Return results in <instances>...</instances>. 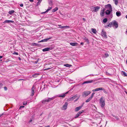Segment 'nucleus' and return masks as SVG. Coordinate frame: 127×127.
<instances>
[{
	"label": "nucleus",
	"mask_w": 127,
	"mask_h": 127,
	"mask_svg": "<svg viewBox=\"0 0 127 127\" xmlns=\"http://www.w3.org/2000/svg\"><path fill=\"white\" fill-rule=\"evenodd\" d=\"M105 10V9H103L101 11L100 14L101 16H103L104 15V14Z\"/></svg>",
	"instance_id": "dca6fc26"
},
{
	"label": "nucleus",
	"mask_w": 127,
	"mask_h": 127,
	"mask_svg": "<svg viewBox=\"0 0 127 127\" xmlns=\"http://www.w3.org/2000/svg\"><path fill=\"white\" fill-rule=\"evenodd\" d=\"M52 68V67L48 68H44L43 70H47L50 69L51 68Z\"/></svg>",
	"instance_id": "c9c22d12"
},
{
	"label": "nucleus",
	"mask_w": 127,
	"mask_h": 127,
	"mask_svg": "<svg viewBox=\"0 0 127 127\" xmlns=\"http://www.w3.org/2000/svg\"><path fill=\"white\" fill-rule=\"evenodd\" d=\"M58 26H59L60 28H62V27L61 25H58Z\"/></svg>",
	"instance_id": "37998d69"
},
{
	"label": "nucleus",
	"mask_w": 127,
	"mask_h": 127,
	"mask_svg": "<svg viewBox=\"0 0 127 127\" xmlns=\"http://www.w3.org/2000/svg\"><path fill=\"white\" fill-rule=\"evenodd\" d=\"M83 20L85 21V19L84 18H83Z\"/></svg>",
	"instance_id": "6e6d98bb"
},
{
	"label": "nucleus",
	"mask_w": 127,
	"mask_h": 127,
	"mask_svg": "<svg viewBox=\"0 0 127 127\" xmlns=\"http://www.w3.org/2000/svg\"><path fill=\"white\" fill-rule=\"evenodd\" d=\"M52 8V7H49L48 8V9L47 10V11L45 12H43L42 13V14H44L46 12L48 11L49 10H51Z\"/></svg>",
	"instance_id": "412c9836"
},
{
	"label": "nucleus",
	"mask_w": 127,
	"mask_h": 127,
	"mask_svg": "<svg viewBox=\"0 0 127 127\" xmlns=\"http://www.w3.org/2000/svg\"><path fill=\"white\" fill-rule=\"evenodd\" d=\"M92 32L95 34L96 32V31L95 29L92 28L91 29Z\"/></svg>",
	"instance_id": "b1692460"
},
{
	"label": "nucleus",
	"mask_w": 127,
	"mask_h": 127,
	"mask_svg": "<svg viewBox=\"0 0 127 127\" xmlns=\"http://www.w3.org/2000/svg\"><path fill=\"white\" fill-rule=\"evenodd\" d=\"M112 24L110 23L107 26L108 27H111V26Z\"/></svg>",
	"instance_id": "4c0bfd02"
},
{
	"label": "nucleus",
	"mask_w": 127,
	"mask_h": 127,
	"mask_svg": "<svg viewBox=\"0 0 127 127\" xmlns=\"http://www.w3.org/2000/svg\"><path fill=\"white\" fill-rule=\"evenodd\" d=\"M54 98H48V99H45L42 101V103L44 104L46 102H48L51 101Z\"/></svg>",
	"instance_id": "20e7f679"
},
{
	"label": "nucleus",
	"mask_w": 127,
	"mask_h": 127,
	"mask_svg": "<svg viewBox=\"0 0 127 127\" xmlns=\"http://www.w3.org/2000/svg\"><path fill=\"white\" fill-rule=\"evenodd\" d=\"M68 92H66L65 93H63L61 94L59 96V97H64L68 93Z\"/></svg>",
	"instance_id": "ddd939ff"
},
{
	"label": "nucleus",
	"mask_w": 127,
	"mask_h": 127,
	"mask_svg": "<svg viewBox=\"0 0 127 127\" xmlns=\"http://www.w3.org/2000/svg\"><path fill=\"white\" fill-rule=\"evenodd\" d=\"M107 21V18H105L103 20V22L104 23H106Z\"/></svg>",
	"instance_id": "473e14b6"
},
{
	"label": "nucleus",
	"mask_w": 127,
	"mask_h": 127,
	"mask_svg": "<svg viewBox=\"0 0 127 127\" xmlns=\"http://www.w3.org/2000/svg\"><path fill=\"white\" fill-rule=\"evenodd\" d=\"M112 10H107L106 11V14L107 15H109L110 13Z\"/></svg>",
	"instance_id": "aec40b11"
},
{
	"label": "nucleus",
	"mask_w": 127,
	"mask_h": 127,
	"mask_svg": "<svg viewBox=\"0 0 127 127\" xmlns=\"http://www.w3.org/2000/svg\"><path fill=\"white\" fill-rule=\"evenodd\" d=\"M24 106H21L20 107V108H23L24 107Z\"/></svg>",
	"instance_id": "09e8293b"
},
{
	"label": "nucleus",
	"mask_w": 127,
	"mask_h": 127,
	"mask_svg": "<svg viewBox=\"0 0 127 127\" xmlns=\"http://www.w3.org/2000/svg\"><path fill=\"white\" fill-rule=\"evenodd\" d=\"M83 39L85 40V41L87 43L89 44V40L87 38H86V37L83 38Z\"/></svg>",
	"instance_id": "5701e85b"
},
{
	"label": "nucleus",
	"mask_w": 127,
	"mask_h": 127,
	"mask_svg": "<svg viewBox=\"0 0 127 127\" xmlns=\"http://www.w3.org/2000/svg\"><path fill=\"white\" fill-rule=\"evenodd\" d=\"M100 8V7L99 6L95 7L93 8L92 9V11L94 12H96L98 11Z\"/></svg>",
	"instance_id": "7ed1b4c3"
},
{
	"label": "nucleus",
	"mask_w": 127,
	"mask_h": 127,
	"mask_svg": "<svg viewBox=\"0 0 127 127\" xmlns=\"http://www.w3.org/2000/svg\"><path fill=\"white\" fill-rule=\"evenodd\" d=\"M2 86V84L1 83H0V88Z\"/></svg>",
	"instance_id": "79ce46f5"
},
{
	"label": "nucleus",
	"mask_w": 127,
	"mask_h": 127,
	"mask_svg": "<svg viewBox=\"0 0 127 127\" xmlns=\"http://www.w3.org/2000/svg\"><path fill=\"white\" fill-rule=\"evenodd\" d=\"M2 57V56H0V59Z\"/></svg>",
	"instance_id": "864d4df0"
},
{
	"label": "nucleus",
	"mask_w": 127,
	"mask_h": 127,
	"mask_svg": "<svg viewBox=\"0 0 127 127\" xmlns=\"http://www.w3.org/2000/svg\"><path fill=\"white\" fill-rule=\"evenodd\" d=\"M32 121V120H30V122H31Z\"/></svg>",
	"instance_id": "4d7b16f0"
},
{
	"label": "nucleus",
	"mask_w": 127,
	"mask_h": 127,
	"mask_svg": "<svg viewBox=\"0 0 127 127\" xmlns=\"http://www.w3.org/2000/svg\"><path fill=\"white\" fill-rule=\"evenodd\" d=\"M79 98V96L78 98L77 99H76V100H75V101H77L78 99Z\"/></svg>",
	"instance_id": "8fccbe9b"
},
{
	"label": "nucleus",
	"mask_w": 127,
	"mask_h": 127,
	"mask_svg": "<svg viewBox=\"0 0 127 127\" xmlns=\"http://www.w3.org/2000/svg\"><path fill=\"white\" fill-rule=\"evenodd\" d=\"M64 66H65L67 67H70V66H71V65L68 64H64Z\"/></svg>",
	"instance_id": "2f4dec72"
},
{
	"label": "nucleus",
	"mask_w": 127,
	"mask_h": 127,
	"mask_svg": "<svg viewBox=\"0 0 127 127\" xmlns=\"http://www.w3.org/2000/svg\"><path fill=\"white\" fill-rule=\"evenodd\" d=\"M31 2H33V0H29Z\"/></svg>",
	"instance_id": "49530a36"
},
{
	"label": "nucleus",
	"mask_w": 127,
	"mask_h": 127,
	"mask_svg": "<svg viewBox=\"0 0 127 127\" xmlns=\"http://www.w3.org/2000/svg\"><path fill=\"white\" fill-rule=\"evenodd\" d=\"M95 93H93L92 94L91 96L89 97L86 100V102H89L92 98L94 96V94Z\"/></svg>",
	"instance_id": "423d86ee"
},
{
	"label": "nucleus",
	"mask_w": 127,
	"mask_h": 127,
	"mask_svg": "<svg viewBox=\"0 0 127 127\" xmlns=\"http://www.w3.org/2000/svg\"><path fill=\"white\" fill-rule=\"evenodd\" d=\"M67 102H65L62 108V109L63 110H66L67 108Z\"/></svg>",
	"instance_id": "9d476101"
},
{
	"label": "nucleus",
	"mask_w": 127,
	"mask_h": 127,
	"mask_svg": "<svg viewBox=\"0 0 127 127\" xmlns=\"http://www.w3.org/2000/svg\"><path fill=\"white\" fill-rule=\"evenodd\" d=\"M126 17L127 19V15L126 16Z\"/></svg>",
	"instance_id": "13d9d810"
},
{
	"label": "nucleus",
	"mask_w": 127,
	"mask_h": 127,
	"mask_svg": "<svg viewBox=\"0 0 127 127\" xmlns=\"http://www.w3.org/2000/svg\"><path fill=\"white\" fill-rule=\"evenodd\" d=\"M99 104L102 108L104 107L105 104V101L103 97H102L99 99Z\"/></svg>",
	"instance_id": "f257e3e1"
},
{
	"label": "nucleus",
	"mask_w": 127,
	"mask_h": 127,
	"mask_svg": "<svg viewBox=\"0 0 127 127\" xmlns=\"http://www.w3.org/2000/svg\"><path fill=\"white\" fill-rule=\"evenodd\" d=\"M38 62V60H37V61L35 62L34 63L37 64Z\"/></svg>",
	"instance_id": "58836bf2"
},
{
	"label": "nucleus",
	"mask_w": 127,
	"mask_h": 127,
	"mask_svg": "<svg viewBox=\"0 0 127 127\" xmlns=\"http://www.w3.org/2000/svg\"><path fill=\"white\" fill-rule=\"evenodd\" d=\"M14 12V10H11L9 11V13L10 14H11L13 13Z\"/></svg>",
	"instance_id": "7c9ffc66"
},
{
	"label": "nucleus",
	"mask_w": 127,
	"mask_h": 127,
	"mask_svg": "<svg viewBox=\"0 0 127 127\" xmlns=\"http://www.w3.org/2000/svg\"><path fill=\"white\" fill-rule=\"evenodd\" d=\"M93 81V80L90 81H85L83 83L85 84V83H91Z\"/></svg>",
	"instance_id": "bb28decb"
},
{
	"label": "nucleus",
	"mask_w": 127,
	"mask_h": 127,
	"mask_svg": "<svg viewBox=\"0 0 127 127\" xmlns=\"http://www.w3.org/2000/svg\"><path fill=\"white\" fill-rule=\"evenodd\" d=\"M125 92L127 94V92H126L125 91Z\"/></svg>",
	"instance_id": "052dcab7"
},
{
	"label": "nucleus",
	"mask_w": 127,
	"mask_h": 127,
	"mask_svg": "<svg viewBox=\"0 0 127 127\" xmlns=\"http://www.w3.org/2000/svg\"><path fill=\"white\" fill-rule=\"evenodd\" d=\"M27 103V102H24L23 103V104L24 105H26V104Z\"/></svg>",
	"instance_id": "de8ad7c7"
},
{
	"label": "nucleus",
	"mask_w": 127,
	"mask_h": 127,
	"mask_svg": "<svg viewBox=\"0 0 127 127\" xmlns=\"http://www.w3.org/2000/svg\"><path fill=\"white\" fill-rule=\"evenodd\" d=\"M126 33H127V29H126Z\"/></svg>",
	"instance_id": "5fc2aeb1"
},
{
	"label": "nucleus",
	"mask_w": 127,
	"mask_h": 127,
	"mask_svg": "<svg viewBox=\"0 0 127 127\" xmlns=\"http://www.w3.org/2000/svg\"><path fill=\"white\" fill-rule=\"evenodd\" d=\"M91 93V92L89 91H86L84 92L82 94V96L84 97L88 95Z\"/></svg>",
	"instance_id": "f03ea898"
},
{
	"label": "nucleus",
	"mask_w": 127,
	"mask_h": 127,
	"mask_svg": "<svg viewBox=\"0 0 127 127\" xmlns=\"http://www.w3.org/2000/svg\"><path fill=\"white\" fill-rule=\"evenodd\" d=\"M105 9L112 10V8L111 5L110 4H108L105 5Z\"/></svg>",
	"instance_id": "39448f33"
},
{
	"label": "nucleus",
	"mask_w": 127,
	"mask_h": 127,
	"mask_svg": "<svg viewBox=\"0 0 127 127\" xmlns=\"http://www.w3.org/2000/svg\"><path fill=\"white\" fill-rule=\"evenodd\" d=\"M114 1L116 5H117L118 2V0H114Z\"/></svg>",
	"instance_id": "72a5a7b5"
},
{
	"label": "nucleus",
	"mask_w": 127,
	"mask_h": 127,
	"mask_svg": "<svg viewBox=\"0 0 127 127\" xmlns=\"http://www.w3.org/2000/svg\"><path fill=\"white\" fill-rule=\"evenodd\" d=\"M101 35L103 37H107L106 33V32L104 31V29H102L101 32Z\"/></svg>",
	"instance_id": "0eeeda50"
},
{
	"label": "nucleus",
	"mask_w": 127,
	"mask_h": 127,
	"mask_svg": "<svg viewBox=\"0 0 127 127\" xmlns=\"http://www.w3.org/2000/svg\"><path fill=\"white\" fill-rule=\"evenodd\" d=\"M58 7H56L52 10V12H54L58 10Z\"/></svg>",
	"instance_id": "cd10ccee"
},
{
	"label": "nucleus",
	"mask_w": 127,
	"mask_h": 127,
	"mask_svg": "<svg viewBox=\"0 0 127 127\" xmlns=\"http://www.w3.org/2000/svg\"><path fill=\"white\" fill-rule=\"evenodd\" d=\"M20 6H21V7H23V4H21L20 5Z\"/></svg>",
	"instance_id": "a18cd8bd"
},
{
	"label": "nucleus",
	"mask_w": 127,
	"mask_h": 127,
	"mask_svg": "<svg viewBox=\"0 0 127 127\" xmlns=\"http://www.w3.org/2000/svg\"><path fill=\"white\" fill-rule=\"evenodd\" d=\"M62 28L64 29L69 28L70 27L68 26H63L62 27Z\"/></svg>",
	"instance_id": "c756f323"
},
{
	"label": "nucleus",
	"mask_w": 127,
	"mask_h": 127,
	"mask_svg": "<svg viewBox=\"0 0 127 127\" xmlns=\"http://www.w3.org/2000/svg\"><path fill=\"white\" fill-rule=\"evenodd\" d=\"M83 105H82L79 107H77L75 109V111H78L82 107Z\"/></svg>",
	"instance_id": "2eb2a0df"
},
{
	"label": "nucleus",
	"mask_w": 127,
	"mask_h": 127,
	"mask_svg": "<svg viewBox=\"0 0 127 127\" xmlns=\"http://www.w3.org/2000/svg\"><path fill=\"white\" fill-rule=\"evenodd\" d=\"M50 127V126H47L46 127Z\"/></svg>",
	"instance_id": "603ef678"
},
{
	"label": "nucleus",
	"mask_w": 127,
	"mask_h": 127,
	"mask_svg": "<svg viewBox=\"0 0 127 127\" xmlns=\"http://www.w3.org/2000/svg\"><path fill=\"white\" fill-rule=\"evenodd\" d=\"M109 56V54L108 53H105L104 54V55L103 56V57L104 58H106Z\"/></svg>",
	"instance_id": "393cba45"
},
{
	"label": "nucleus",
	"mask_w": 127,
	"mask_h": 127,
	"mask_svg": "<svg viewBox=\"0 0 127 127\" xmlns=\"http://www.w3.org/2000/svg\"><path fill=\"white\" fill-rule=\"evenodd\" d=\"M74 100L73 98H72V97L70 98L69 99V101H71L73 100Z\"/></svg>",
	"instance_id": "e433bc0d"
},
{
	"label": "nucleus",
	"mask_w": 127,
	"mask_h": 127,
	"mask_svg": "<svg viewBox=\"0 0 127 127\" xmlns=\"http://www.w3.org/2000/svg\"><path fill=\"white\" fill-rule=\"evenodd\" d=\"M34 88L33 86L32 88V94L31 95L32 96H33L34 95Z\"/></svg>",
	"instance_id": "4be33fe9"
},
{
	"label": "nucleus",
	"mask_w": 127,
	"mask_h": 127,
	"mask_svg": "<svg viewBox=\"0 0 127 127\" xmlns=\"http://www.w3.org/2000/svg\"><path fill=\"white\" fill-rule=\"evenodd\" d=\"M117 16L118 17H119L121 15V12L119 11H117L116 13Z\"/></svg>",
	"instance_id": "6ab92c4d"
},
{
	"label": "nucleus",
	"mask_w": 127,
	"mask_h": 127,
	"mask_svg": "<svg viewBox=\"0 0 127 127\" xmlns=\"http://www.w3.org/2000/svg\"><path fill=\"white\" fill-rule=\"evenodd\" d=\"M122 74L124 76H127V74L124 71H122Z\"/></svg>",
	"instance_id": "a878e982"
},
{
	"label": "nucleus",
	"mask_w": 127,
	"mask_h": 127,
	"mask_svg": "<svg viewBox=\"0 0 127 127\" xmlns=\"http://www.w3.org/2000/svg\"><path fill=\"white\" fill-rule=\"evenodd\" d=\"M37 0L38 1H41V0Z\"/></svg>",
	"instance_id": "bf43d9fd"
},
{
	"label": "nucleus",
	"mask_w": 127,
	"mask_h": 127,
	"mask_svg": "<svg viewBox=\"0 0 127 127\" xmlns=\"http://www.w3.org/2000/svg\"><path fill=\"white\" fill-rule=\"evenodd\" d=\"M77 95H76L74 96L73 97H72V98H73V99H75L77 97Z\"/></svg>",
	"instance_id": "f704fd0d"
},
{
	"label": "nucleus",
	"mask_w": 127,
	"mask_h": 127,
	"mask_svg": "<svg viewBox=\"0 0 127 127\" xmlns=\"http://www.w3.org/2000/svg\"><path fill=\"white\" fill-rule=\"evenodd\" d=\"M39 74H35L32 75V76L33 77L35 78L37 77Z\"/></svg>",
	"instance_id": "c85d7f7f"
},
{
	"label": "nucleus",
	"mask_w": 127,
	"mask_h": 127,
	"mask_svg": "<svg viewBox=\"0 0 127 127\" xmlns=\"http://www.w3.org/2000/svg\"><path fill=\"white\" fill-rule=\"evenodd\" d=\"M13 54H15V55H18V54L17 53V52H14V53H13Z\"/></svg>",
	"instance_id": "ea45409f"
},
{
	"label": "nucleus",
	"mask_w": 127,
	"mask_h": 127,
	"mask_svg": "<svg viewBox=\"0 0 127 127\" xmlns=\"http://www.w3.org/2000/svg\"><path fill=\"white\" fill-rule=\"evenodd\" d=\"M1 115H0V117H1Z\"/></svg>",
	"instance_id": "680f3d73"
},
{
	"label": "nucleus",
	"mask_w": 127,
	"mask_h": 127,
	"mask_svg": "<svg viewBox=\"0 0 127 127\" xmlns=\"http://www.w3.org/2000/svg\"><path fill=\"white\" fill-rule=\"evenodd\" d=\"M112 23L113 25L116 28H117L118 27V23L117 22L115 21L112 22Z\"/></svg>",
	"instance_id": "f8f14e48"
},
{
	"label": "nucleus",
	"mask_w": 127,
	"mask_h": 127,
	"mask_svg": "<svg viewBox=\"0 0 127 127\" xmlns=\"http://www.w3.org/2000/svg\"><path fill=\"white\" fill-rule=\"evenodd\" d=\"M14 22L12 20H5L3 22V23H13Z\"/></svg>",
	"instance_id": "a211bd4d"
},
{
	"label": "nucleus",
	"mask_w": 127,
	"mask_h": 127,
	"mask_svg": "<svg viewBox=\"0 0 127 127\" xmlns=\"http://www.w3.org/2000/svg\"><path fill=\"white\" fill-rule=\"evenodd\" d=\"M36 44V43H34L33 44V45H35Z\"/></svg>",
	"instance_id": "3c124183"
},
{
	"label": "nucleus",
	"mask_w": 127,
	"mask_h": 127,
	"mask_svg": "<svg viewBox=\"0 0 127 127\" xmlns=\"http://www.w3.org/2000/svg\"><path fill=\"white\" fill-rule=\"evenodd\" d=\"M53 48L52 47H50L49 48H44L42 50V51L43 52H45L48 51L53 49Z\"/></svg>",
	"instance_id": "1a4fd4ad"
},
{
	"label": "nucleus",
	"mask_w": 127,
	"mask_h": 127,
	"mask_svg": "<svg viewBox=\"0 0 127 127\" xmlns=\"http://www.w3.org/2000/svg\"><path fill=\"white\" fill-rule=\"evenodd\" d=\"M84 111L82 110L80 111H79L75 115V117H74V118L75 119L78 117H79L80 115Z\"/></svg>",
	"instance_id": "6e6552de"
},
{
	"label": "nucleus",
	"mask_w": 127,
	"mask_h": 127,
	"mask_svg": "<svg viewBox=\"0 0 127 127\" xmlns=\"http://www.w3.org/2000/svg\"><path fill=\"white\" fill-rule=\"evenodd\" d=\"M70 44L72 46H77L78 45V43H70Z\"/></svg>",
	"instance_id": "f3484780"
},
{
	"label": "nucleus",
	"mask_w": 127,
	"mask_h": 127,
	"mask_svg": "<svg viewBox=\"0 0 127 127\" xmlns=\"http://www.w3.org/2000/svg\"><path fill=\"white\" fill-rule=\"evenodd\" d=\"M4 88L5 90H6L7 89V88L5 87H4Z\"/></svg>",
	"instance_id": "a19ab883"
},
{
	"label": "nucleus",
	"mask_w": 127,
	"mask_h": 127,
	"mask_svg": "<svg viewBox=\"0 0 127 127\" xmlns=\"http://www.w3.org/2000/svg\"><path fill=\"white\" fill-rule=\"evenodd\" d=\"M100 90H104V89L102 88H96L95 89L93 90L92 91L93 92H95L98 91Z\"/></svg>",
	"instance_id": "9b49d317"
},
{
	"label": "nucleus",
	"mask_w": 127,
	"mask_h": 127,
	"mask_svg": "<svg viewBox=\"0 0 127 127\" xmlns=\"http://www.w3.org/2000/svg\"><path fill=\"white\" fill-rule=\"evenodd\" d=\"M51 38L50 37L49 38H47V39H45L42 40H41V41H38V42H44L47 41L48 40H49L50 39H51Z\"/></svg>",
	"instance_id": "4468645a"
},
{
	"label": "nucleus",
	"mask_w": 127,
	"mask_h": 127,
	"mask_svg": "<svg viewBox=\"0 0 127 127\" xmlns=\"http://www.w3.org/2000/svg\"><path fill=\"white\" fill-rule=\"evenodd\" d=\"M84 43L83 42H81L80 43V44L81 45H83Z\"/></svg>",
	"instance_id": "c03bdc74"
}]
</instances>
